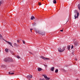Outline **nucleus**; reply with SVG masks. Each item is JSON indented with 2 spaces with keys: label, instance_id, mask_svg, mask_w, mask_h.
<instances>
[{
  "label": "nucleus",
  "instance_id": "26",
  "mask_svg": "<svg viewBox=\"0 0 80 80\" xmlns=\"http://www.w3.org/2000/svg\"><path fill=\"white\" fill-rule=\"evenodd\" d=\"M44 67H45L46 68H47V65H45V64H44Z\"/></svg>",
  "mask_w": 80,
  "mask_h": 80
},
{
  "label": "nucleus",
  "instance_id": "6",
  "mask_svg": "<svg viewBox=\"0 0 80 80\" xmlns=\"http://www.w3.org/2000/svg\"><path fill=\"white\" fill-rule=\"evenodd\" d=\"M41 58H42V59H43V60H50V58H45V57H44L43 56H41Z\"/></svg>",
  "mask_w": 80,
  "mask_h": 80
},
{
  "label": "nucleus",
  "instance_id": "41",
  "mask_svg": "<svg viewBox=\"0 0 80 80\" xmlns=\"http://www.w3.org/2000/svg\"><path fill=\"white\" fill-rule=\"evenodd\" d=\"M42 1H43V0H42Z\"/></svg>",
  "mask_w": 80,
  "mask_h": 80
},
{
  "label": "nucleus",
  "instance_id": "33",
  "mask_svg": "<svg viewBox=\"0 0 80 80\" xmlns=\"http://www.w3.org/2000/svg\"><path fill=\"white\" fill-rule=\"evenodd\" d=\"M73 48V46L72 45L71 48Z\"/></svg>",
  "mask_w": 80,
  "mask_h": 80
},
{
  "label": "nucleus",
  "instance_id": "21",
  "mask_svg": "<svg viewBox=\"0 0 80 80\" xmlns=\"http://www.w3.org/2000/svg\"><path fill=\"white\" fill-rule=\"evenodd\" d=\"M6 67V66L5 65H2V66L1 67H2V68H4Z\"/></svg>",
  "mask_w": 80,
  "mask_h": 80
},
{
  "label": "nucleus",
  "instance_id": "32",
  "mask_svg": "<svg viewBox=\"0 0 80 80\" xmlns=\"http://www.w3.org/2000/svg\"><path fill=\"white\" fill-rule=\"evenodd\" d=\"M17 41L18 42H20V40H17Z\"/></svg>",
  "mask_w": 80,
  "mask_h": 80
},
{
  "label": "nucleus",
  "instance_id": "9",
  "mask_svg": "<svg viewBox=\"0 0 80 80\" xmlns=\"http://www.w3.org/2000/svg\"><path fill=\"white\" fill-rule=\"evenodd\" d=\"M9 62H13V59L12 58H9L8 61Z\"/></svg>",
  "mask_w": 80,
  "mask_h": 80
},
{
  "label": "nucleus",
  "instance_id": "25",
  "mask_svg": "<svg viewBox=\"0 0 80 80\" xmlns=\"http://www.w3.org/2000/svg\"><path fill=\"white\" fill-rule=\"evenodd\" d=\"M2 3H3V1H0V6Z\"/></svg>",
  "mask_w": 80,
  "mask_h": 80
},
{
  "label": "nucleus",
  "instance_id": "24",
  "mask_svg": "<svg viewBox=\"0 0 80 80\" xmlns=\"http://www.w3.org/2000/svg\"><path fill=\"white\" fill-rule=\"evenodd\" d=\"M22 41L23 43V44H25V41L23 40H22Z\"/></svg>",
  "mask_w": 80,
  "mask_h": 80
},
{
  "label": "nucleus",
  "instance_id": "29",
  "mask_svg": "<svg viewBox=\"0 0 80 80\" xmlns=\"http://www.w3.org/2000/svg\"><path fill=\"white\" fill-rule=\"evenodd\" d=\"M17 58H20V56H17Z\"/></svg>",
  "mask_w": 80,
  "mask_h": 80
},
{
  "label": "nucleus",
  "instance_id": "12",
  "mask_svg": "<svg viewBox=\"0 0 80 80\" xmlns=\"http://www.w3.org/2000/svg\"><path fill=\"white\" fill-rule=\"evenodd\" d=\"M41 70H42V69L40 68H38V71H39V72H40L41 71Z\"/></svg>",
  "mask_w": 80,
  "mask_h": 80
},
{
  "label": "nucleus",
  "instance_id": "18",
  "mask_svg": "<svg viewBox=\"0 0 80 80\" xmlns=\"http://www.w3.org/2000/svg\"><path fill=\"white\" fill-rule=\"evenodd\" d=\"M53 3L56 4L57 3V1H56V0H54L53 1Z\"/></svg>",
  "mask_w": 80,
  "mask_h": 80
},
{
  "label": "nucleus",
  "instance_id": "5",
  "mask_svg": "<svg viewBox=\"0 0 80 80\" xmlns=\"http://www.w3.org/2000/svg\"><path fill=\"white\" fill-rule=\"evenodd\" d=\"M43 77H44L46 79V80H50V78H48L47 77V75L45 74L43 75Z\"/></svg>",
  "mask_w": 80,
  "mask_h": 80
},
{
  "label": "nucleus",
  "instance_id": "4",
  "mask_svg": "<svg viewBox=\"0 0 80 80\" xmlns=\"http://www.w3.org/2000/svg\"><path fill=\"white\" fill-rule=\"evenodd\" d=\"M65 50V48H63L62 49H61L60 48H58V51L59 52H63Z\"/></svg>",
  "mask_w": 80,
  "mask_h": 80
},
{
  "label": "nucleus",
  "instance_id": "27",
  "mask_svg": "<svg viewBox=\"0 0 80 80\" xmlns=\"http://www.w3.org/2000/svg\"><path fill=\"white\" fill-rule=\"evenodd\" d=\"M37 23L35 22H34V24H32V25L34 26V25H36Z\"/></svg>",
  "mask_w": 80,
  "mask_h": 80
},
{
  "label": "nucleus",
  "instance_id": "17",
  "mask_svg": "<svg viewBox=\"0 0 80 80\" xmlns=\"http://www.w3.org/2000/svg\"><path fill=\"white\" fill-rule=\"evenodd\" d=\"M34 19H35V17L33 16H32L31 18V20H33Z\"/></svg>",
  "mask_w": 80,
  "mask_h": 80
},
{
  "label": "nucleus",
  "instance_id": "30",
  "mask_svg": "<svg viewBox=\"0 0 80 80\" xmlns=\"http://www.w3.org/2000/svg\"><path fill=\"white\" fill-rule=\"evenodd\" d=\"M11 53L12 54V55H13V52L11 51Z\"/></svg>",
  "mask_w": 80,
  "mask_h": 80
},
{
  "label": "nucleus",
  "instance_id": "40",
  "mask_svg": "<svg viewBox=\"0 0 80 80\" xmlns=\"http://www.w3.org/2000/svg\"><path fill=\"white\" fill-rule=\"evenodd\" d=\"M0 52H1V50H0Z\"/></svg>",
  "mask_w": 80,
  "mask_h": 80
},
{
  "label": "nucleus",
  "instance_id": "23",
  "mask_svg": "<svg viewBox=\"0 0 80 80\" xmlns=\"http://www.w3.org/2000/svg\"><path fill=\"white\" fill-rule=\"evenodd\" d=\"M5 50L6 52H8V50L7 48H6Z\"/></svg>",
  "mask_w": 80,
  "mask_h": 80
},
{
  "label": "nucleus",
  "instance_id": "8",
  "mask_svg": "<svg viewBox=\"0 0 80 80\" xmlns=\"http://www.w3.org/2000/svg\"><path fill=\"white\" fill-rule=\"evenodd\" d=\"M8 60H9V58H5L4 59V62H8Z\"/></svg>",
  "mask_w": 80,
  "mask_h": 80
},
{
  "label": "nucleus",
  "instance_id": "2",
  "mask_svg": "<svg viewBox=\"0 0 80 80\" xmlns=\"http://www.w3.org/2000/svg\"><path fill=\"white\" fill-rule=\"evenodd\" d=\"M74 47L75 48H77L78 47V46H79V43H78V41H76L74 43Z\"/></svg>",
  "mask_w": 80,
  "mask_h": 80
},
{
  "label": "nucleus",
  "instance_id": "38",
  "mask_svg": "<svg viewBox=\"0 0 80 80\" xmlns=\"http://www.w3.org/2000/svg\"><path fill=\"white\" fill-rule=\"evenodd\" d=\"M76 80H79L78 79H76Z\"/></svg>",
  "mask_w": 80,
  "mask_h": 80
},
{
  "label": "nucleus",
  "instance_id": "7",
  "mask_svg": "<svg viewBox=\"0 0 80 80\" xmlns=\"http://www.w3.org/2000/svg\"><path fill=\"white\" fill-rule=\"evenodd\" d=\"M33 77V76L32 75H28L27 76V78L29 80H30V78H32Z\"/></svg>",
  "mask_w": 80,
  "mask_h": 80
},
{
  "label": "nucleus",
  "instance_id": "1",
  "mask_svg": "<svg viewBox=\"0 0 80 80\" xmlns=\"http://www.w3.org/2000/svg\"><path fill=\"white\" fill-rule=\"evenodd\" d=\"M34 30H35V32L37 33H39L41 35H45V31H41L40 32V31L37 29L36 28H34Z\"/></svg>",
  "mask_w": 80,
  "mask_h": 80
},
{
  "label": "nucleus",
  "instance_id": "19",
  "mask_svg": "<svg viewBox=\"0 0 80 80\" xmlns=\"http://www.w3.org/2000/svg\"><path fill=\"white\" fill-rule=\"evenodd\" d=\"M14 46H15V47H17L18 44H17V43H14Z\"/></svg>",
  "mask_w": 80,
  "mask_h": 80
},
{
  "label": "nucleus",
  "instance_id": "15",
  "mask_svg": "<svg viewBox=\"0 0 80 80\" xmlns=\"http://www.w3.org/2000/svg\"><path fill=\"white\" fill-rule=\"evenodd\" d=\"M78 9H79V10H80V4H79L78 5Z\"/></svg>",
  "mask_w": 80,
  "mask_h": 80
},
{
  "label": "nucleus",
  "instance_id": "20",
  "mask_svg": "<svg viewBox=\"0 0 80 80\" xmlns=\"http://www.w3.org/2000/svg\"><path fill=\"white\" fill-rule=\"evenodd\" d=\"M70 46H68V50H70Z\"/></svg>",
  "mask_w": 80,
  "mask_h": 80
},
{
  "label": "nucleus",
  "instance_id": "35",
  "mask_svg": "<svg viewBox=\"0 0 80 80\" xmlns=\"http://www.w3.org/2000/svg\"><path fill=\"white\" fill-rule=\"evenodd\" d=\"M75 60H76V61H77V59H75Z\"/></svg>",
  "mask_w": 80,
  "mask_h": 80
},
{
  "label": "nucleus",
  "instance_id": "39",
  "mask_svg": "<svg viewBox=\"0 0 80 80\" xmlns=\"http://www.w3.org/2000/svg\"><path fill=\"white\" fill-rule=\"evenodd\" d=\"M40 80H42V79H40Z\"/></svg>",
  "mask_w": 80,
  "mask_h": 80
},
{
  "label": "nucleus",
  "instance_id": "3",
  "mask_svg": "<svg viewBox=\"0 0 80 80\" xmlns=\"http://www.w3.org/2000/svg\"><path fill=\"white\" fill-rule=\"evenodd\" d=\"M75 12H74L75 13H77V17H76V14H75L74 16L75 19H76L77 18H78V17L79 14V12H77V11L75 10Z\"/></svg>",
  "mask_w": 80,
  "mask_h": 80
},
{
  "label": "nucleus",
  "instance_id": "14",
  "mask_svg": "<svg viewBox=\"0 0 80 80\" xmlns=\"http://www.w3.org/2000/svg\"><path fill=\"white\" fill-rule=\"evenodd\" d=\"M54 69H55V68H54V67H52L51 68V71H53V70H54Z\"/></svg>",
  "mask_w": 80,
  "mask_h": 80
},
{
  "label": "nucleus",
  "instance_id": "28",
  "mask_svg": "<svg viewBox=\"0 0 80 80\" xmlns=\"http://www.w3.org/2000/svg\"><path fill=\"white\" fill-rule=\"evenodd\" d=\"M38 4H39V5H42V4H41V2H39Z\"/></svg>",
  "mask_w": 80,
  "mask_h": 80
},
{
  "label": "nucleus",
  "instance_id": "34",
  "mask_svg": "<svg viewBox=\"0 0 80 80\" xmlns=\"http://www.w3.org/2000/svg\"><path fill=\"white\" fill-rule=\"evenodd\" d=\"M63 30H60V32H63Z\"/></svg>",
  "mask_w": 80,
  "mask_h": 80
},
{
  "label": "nucleus",
  "instance_id": "13",
  "mask_svg": "<svg viewBox=\"0 0 80 80\" xmlns=\"http://www.w3.org/2000/svg\"><path fill=\"white\" fill-rule=\"evenodd\" d=\"M0 39H2V40H4V39L3 38L2 36L0 34Z\"/></svg>",
  "mask_w": 80,
  "mask_h": 80
},
{
  "label": "nucleus",
  "instance_id": "10",
  "mask_svg": "<svg viewBox=\"0 0 80 80\" xmlns=\"http://www.w3.org/2000/svg\"><path fill=\"white\" fill-rule=\"evenodd\" d=\"M7 43H8L9 45H10V46H12V47H13V46H12V43H10V42L7 41Z\"/></svg>",
  "mask_w": 80,
  "mask_h": 80
},
{
  "label": "nucleus",
  "instance_id": "37",
  "mask_svg": "<svg viewBox=\"0 0 80 80\" xmlns=\"http://www.w3.org/2000/svg\"><path fill=\"white\" fill-rule=\"evenodd\" d=\"M30 53H31V54H32V52H30Z\"/></svg>",
  "mask_w": 80,
  "mask_h": 80
},
{
  "label": "nucleus",
  "instance_id": "36",
  "mask_svg": "<svg viewBox=\"0 0 80 80\" xmlns=\"http://www.w3.org/2000/svg\"><path fill=\"white\" fill-rule=\"evenodd\" d=\"M42 80H45L44 78H43Z\"/></svg>",
  "mask_w": 80,
  "mask_h": 80
},
{
  "label": "nucleus",
  "instance_id": "31",
  "mask_svg": "<svg viewBox=\"0 0 80 80\" xmlns=\"http://www.w3.org/2000/svg\"><path fill=\"white\" fill-rule=\"evenodd\" d=\"M32 30H33V29H30V31L31 32H32Z\"/></svg>",
  "mask_w": 80,
  "mask_h": 80
},
{
  "label": "nucleus",
  "instance_id": "16",
  "mask_svg": "<svg viewBox=\"0 0 80 80\" xmlns=\"http://www.w3.org/2000/svg\"><path fill=\"white\" fill-rule=\"evenodd\" d=\"M9 74L12 75V74H14V72H9Z\"/></svg>",
  "mask_w": 80,
  "mask_h": 80
},
{
  "label": "nucleus",
  "instance_id": "22",
  "mask_svg": "<svg viewBox=\"0 0 80 80\" xmlns=\"http://www.w3.org/2000/svg\"><path fill=\"white\" fill-rule=\"evenodd\" d=\"M58 72V69H56L55 70V73H57V72Z\"/></svg>",
  "mask_w": 80,
  "mask_h": 80
},
{
  "label": "nucleus",
  "instance_id": "11",
  "mask_svg": "<svg viewBox=\"0 0 80 80\" xmlns=\"http://www.w3.org/2000/svg\"><path fill=\"white\" fill-rule=\"evenodd\" d=\"M7 43H8L9 45H10V46H12V47H13V46H12V43H10V42L7 41Z\"/></svg>",
  "mask_w": 80,
  "mask_h": 80
}]
</instances>
